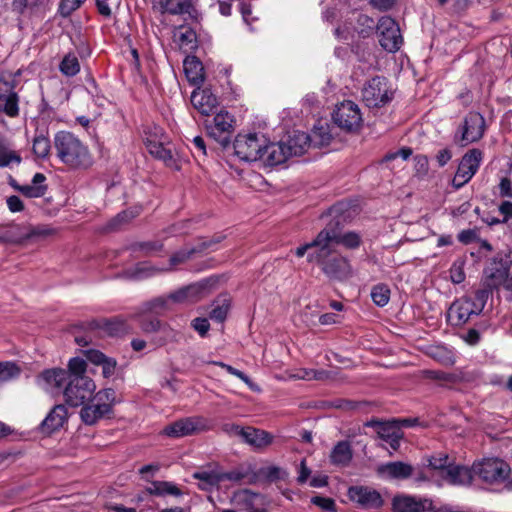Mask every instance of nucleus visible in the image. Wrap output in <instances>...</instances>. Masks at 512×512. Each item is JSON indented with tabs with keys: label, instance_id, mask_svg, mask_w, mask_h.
Masks as SVG:
<instances>
[{
	"label": "nucleus",
	"instance_id": "62",
	"mask_svg": "<svg viewBox=\"0 0 512 512\" xmlns=\"http://www.w3.org/2000/svg\"><path fill=\"white\" fill-rule=\"evenodd\" d=\"M321 374L322 372L319 371L303 369L300 370L296 375H294V377L303 380H311L319 379Z\"/></svg>",
	"mask_w": 512,
	"mask_h": 512
},
{
	"label": "nucleus",
	"instance_id": "9",
	"mask_svg": "<svg viewBox=\"0 0 512 512\" xmlns=\"http://www.w3.org/2000/svg\"><path fill=\"white\" fill-rule=\"evenodd\" d=\"M144 139L146 148L153 157L162 160L168 167L176 166L170 148V140L164 133L160 130H146Z\"/></svg>",
	"mask_w": 512,
	"mask_h": 512
},
{
	"label": "nucleus",
	"instance_id": "64",
	"mask_svg": "<svg viewBox=\"0 0 512 512\" xmlns=\"http://www.w3.org/2000/svg\"><path fill=\"white\" fill-rule=\"evenodd\" d=\"M451 158L452 153L447 148L440 150L436 156L437 162L441 167L445 166L450 161Z\"/></svg>",
	"mask_w": 512,
	"mask_h": 512
},
{
	"label": "nucleus",
	"instance_id": "4",
	"mask_svg": "<svg viewBox=\"0 0 512 512\" xmlns=\"http://www.w3.org/2000/svg\"><path fill=\"white\" fill-rule=\"evenodd\" d=\"M55 147L60 160L71 169L86 170L94 163L88 147L67 130L56 134Z\"/></svg>",
	"mask_w": 512,
	"mask_h": 512
},
{
	"label": "nucleus",
	"instance_id": "61",
	"mask_svg": "<svg viewBox=\"0 0 512 512\" xmlns=\"http://www.w3.org/2000/svg\"><path fill=\"white\" fill-rule=\"evenodd\" d=\"M159 469L160 467L158 464H148L141 467L139 473L144 479H148L149 477H153L159 471Z\"/></svg>",
	"mask_w": 512,
	"mask_h": 512
},
{
	"label": "nucleus",
	"instance_id": "53",
	"mask_svg": "<svg viewBox=\"0 0 512 512\" xmlns=\"http://www.w3.org/2000/svg\"><path fill=\"white\" fill-rule=\"evenodd\" d=\"M56 112L49 107H45L41 112L39 119L43 121V124L47 125H58L60 121L55 118Z\"/></svg>",
	"mask_w": 512,
	"mask_h": 512
},
{
	"label": "nucleus",
	"instance_id": "54",
	"mask_svg": "<svg viewBox=\"0 0 512 512\" xmlns=\"http://www.w3.org/2000/svg\"><path fill=\"white\" fill-rule=\"evenodd\" d=\"M311 502L325 511H334L335 509V502L331 498L315 496Z\"/></svg>",
	"mask_w": 512,
	"mask_h": 512
},
{
	"label": "nucleus",
	"instance_id": "52",
	"mask_svg": "<svg viewBox=\"0 0 512 512\" xmlns=\"http://www.w3.org/2000/svg\"><path fill=\"white\" fill-rule=\"evenodd\" d=\"M450 278L453 283L459 284L464 281L465 273L462 262H455L450 268Z\"/></svg>",
	"mask_w": 512,
	"mask_h": 512
},
{
	"label": "nucleus",
	"instance_id": "59",
	"mask_svg": "<svg viewBox=\"0 0 512 512\" xmlns=\"http://www.w3.org/2000/svg\"><path fill=\"white\" fill-rule=\"evenodd\" d=\"M499 193L502 197L512 198V183L508 178H502L499 183Z\"/></svg>",
	"mask_w": 512,
	"mask_h": 512
},
{
	"label": "nucleus",
	"instance_id": "33",
	"mask_svg": "<svg viewBox=\"0 0 512 512\" xmlns=\"http://www.w3.org/2000/svg\"><path fill=\"white\" fill-rule=\"evenodd\" d=\"M21 161V156L13 149L11 143L0 137V167L17 166Z\"/></svg>",
	"mask_w": 512,
	"mask_h": 512
},
{
	"label": "nucleus",
	"instance_id": "13",
	"mask_svg": "<svg viewBox=\"0 0 512 512\" xmlns=\"http://www.w3.org/2000/svg\"><path fill=\"white\" fill-rule=\"evenodd\" d=\"M332 120L338 128H359L362 124V114L356 103L346 100L336 105L332 112Z\"/></svg>",
	"mask_w": 512,
	"mask_h": 512
},
{
	"label": "nucleus",
	"instance_id": "45",
	"mask_svg": "<svg viewBox=\"0 0 512 512\" xmlns=\"http://www.w3.org/2000/svg\"><path fill=\"white\" fill-rule=\"evenodd\" d=\"M27 242L32 240H37L41 238H45L54 233V230L47 225H39V226H31L27 225Z\"/></svg>",
	"mask_w": 512,
	"mask_h": 512
},
{
	"label": "nucleus",
	"instance_id": "44",
	"mask_svg": "<svg viewBox=\"0 0 512 512\" xmlns=\"http://www.w3.org/2000/svg\"><path fill=\"white\" fill-rule=\"evenodd\" d=\"M97 327L110 335H119L126 330V323L122 319L114 318L102 321L101 324H97Z\"/></svg>",
	"mask_w": 512,
	"mask_h": 512
},
{
	"label": "nucleus",
	"instance_id": "15",
	"mask_svg": "<svg viewBox=\"0 0 512 512\" xmlns=\"http://www.w3.org/2000/svg\"><path fill=\"white\" fill-rule=\"evenodd\" d=\"M14 89L15 79L11 74L0 78V111L10 117L19 113V98Z\"/></svg>",
	"mask_w": 512,
	"mask_h": 512
},
{
	"label": "nucleus",
	"instance_id": "46",
	"mask_svg": "<svg viewBox=\"0 0 512 512\" xmlns=\"http://www.w3.org/2000/svg\"><path fill=\"white\" fill-rule=\"evenodd\" d=\"M212 364L214 365H217L223 369H225L229 374L233 375V376H236L237 378L241 379L250 389L254 390V391H258V386L256 384H254L250 378L245 375L242 371L228 365V364H225L223 362H219V361H213L211 362Z\"/></svg>",
	"mask_w": 512,
	"mask_h": 512
},
{
	"label": "nucleus",
	"instance_id": "24",
	"mask_svg": "<svg viewBox=\"0 0 512 512\" xmlns=\"http://www.w3.org/2000/svg\"><path fill=\"white\" fill-rule=\"evenodd\" d=\"M413 468L411 465L403 462H389L379 465L377 468L378 475L383 479L403 480L411 476Z\"/></svg>",
	"mask_w": 512,
	"mask_h": 512
},
{
	"label": "nucleus",
	"instance_id": "6",
	"mask_svg": "<svg viewBox=\"0 0 512 512\" xmlns=\"http://www.w3.org/2000/svg\"><path fill=\"white\" fill-rule=\"evenodd\" d=\"M394 91L387 78L375 76L368 80L362 88V100L369 108H380L393 99Z\"/></svg>",
	"mask_w": 512,
	"mask_h": 512
},
{
	"label": "nucleus",
	"instance_id": "27",
	"mask_svg": "<svg viewBox=\"0 0 512 512\" xmlns=\"http://www.w3.org/2000/svg\"><path fill=\"white\" fill-rule=\"evenodd\" d=\"M474 476L473 467L469 469L465 466L452 464L448 467L447 473L443 479L449 484L467 485L471 483Z\"/></svg>",
	"mask_w": 512,
	"mask_h": 512
},
{
	"label": "nucleus",
	"instance_id": "51",
	"mask_svg": "<svg viewBox=\"0 0 512 512\" xmlns=\"http://www.w3.org/2000/svg\"><path fill=\"white\" fill-rule=\"evenodd\" d=\"M490 286L487 285V288L479 289L475 292V300H473L475 307L479 312H481L487 302V299L491 293Z\"/></svg>",
	"mask_w": 512,
	"mask_h": 512
},
{
	"label": "nucleus",
	"instance_id": "56",
	"mask_svg": "<svg viewBox=\"0 0 512 512\" xmlns=\"http://www.w3.org/2000/svg\"><path fill=\"white\" fill-rule=\"evenodd\" d=\"M431 355L434 358H437L440 362H442L444 364L449 365V364L453 363V359H452V356L450 355V352L444 348H440V347L435 348V352H432Z\"/></svg>",
	"mask_w": 512,
	"mask_h": 512
},
{
	"label": "nucleus",
	"instance_id": "16",
	"mask_svg": "<svg viewBox=\"0 0 512 512\" xmlns=\"http://www.w3.org/2000/svg\"><path fill=\"white\" fill-rule=\"evenodd\" d=\"M232 502L245 512H268L269 501L266 497L248 489L236 491Z\"/></svg>",
	"mask_w": 512,
	"mask_h": 512
},
{
	"label": "nucleus",
	"instance_id": "26",
	"mask_svg": "<svg viewBox=\"0 0 512 512\" xmlns=\"http://www.w3.org/2000/svg\"><path fill=\"white\" fill-rule=\"evenodd\" d=\"M428 500L416 499L411 496H396L393 499L395 512H422L429 506Z\"/></svg>",
	"mask_w": 512,
	"mask_h": 512
},
{
	"label": "nucleus",
	"instance_id": "50",
	"mask_svg": "<svg viewBox=\"0 0 512 512\" xmlns=\"http://www.w3.org/2000/svg\"><path fill=\"white\" fill-rule=\"evenodd\" d=\"M483 136V130H462L461 137L456 136L457 141L466 146L469 143L479 140Z\"/></svg>",
	"mask_w": 512,
	"mask_h": 512
},
{
	"label": "nucleus",
	"instance_id": "17",
	"mask_svg": "<svg viewBox=\"0 0 512 512\" xmlns=\"http://www.w3.org/2000/svg\"><path fill=\"white\" fill-rule=\"evenodd\" d=\"M206 428V420L194 416L180 419L166 426L163 433L169 437L179 438L200 432Z\"/></svg>",
	"mask_w": 512,
	"mask_h": 512
},
{
	"label": "nucleus",
	"instance_id": "14",
	"mask_svg": "<svg viewBox=\"0 0 512 512\" xmlns=\"http://www.w3.org/2000/svg\"><path fill=\"white\" fill-rule=\"evenodd\" d=\"M482 161L480 150L472 149L461 159L456 174L452 180L455 188L459 189L468 183L478 171Z\"/></svg>",
	"mask_w": 512,
	"mask_h": 512
},
{
	"label": "nucleus",
	"instance_id": "38",
	"mask_svg": "<svg viewBox=\"0 0 512 512\" xmlns=\"http://www.w3.org/2000/svg\"><path fill=\"white\" fill-rule=\"evenodd\" d=\"M193 8L191 0H166L165 3L162 4L163 12H167L172 15H180L185 13H190Z\"/></svg>",
	"mask_w": 512,
	"mask_h": 512
},
{
	"label": "nucleus",
	"instance_id": "34",
	"mask_svg": "<svg viewBox=\"0 0 512 512\" xmlns=\"http://www.w3.org/2000/svg\"><path fill=\"white\" fill-rule=\"evenodd\" d=\"M146 491L155 496H175L179 497L182 495V491L172 482L168 481H153L147 487Z\"/></svg>",
	"mask_w": 512,
	"mask_h": 512
},
{
	"label": "nucleus",
	"instance_id": "37",
	"mask_svg": "<svg viewBox=\"0 0 512 512\" xmlns=\"http://www.w3.org/2000/svg\"><path fill=\"white\" fill-rule=\"evenodd\" d=\"M6 229V241L7 243H13V244H23L27 242V225L22 224H16V225H9L5 227Z\"/></svg>",
	"mask_w": 512,
	"mask_h": 512
},
{
	"label": "nucleus",
	"instance_id": "36",
	"mask_svg": "<svg viewBox=\"0 0 512 512\" xmlns=\"http://www.w3.org/2000/svg\"><path fill=\"white\" fill-rule=\"evenodd\" d=\"M193 478L200 481L199 487L202 490H210L212 487L217 486L221 480L218 473L214 471L202 470L195 472Z\"/></svg>",
	"mask_w": 512,
	"mask_h": 512
},
{
	"label": "nucleus",
	"instance_id": "1",
	"mask_svg": "<svg viewBox=\"0 0 512 512\" xmlns=\"http://www.w3.org/2000/svg\"><path fill=\"white\" fill-rule=\"evenodd\" d=\"M86 368L84 359L74 357L68 362V370L47 369L37 377V384L48 393H62L65 401L71 406L83 405L80 417L85 424L93 425L112 413L116 393L113 389L107 388L93 395L96 385L85 375Z\"/></svg>",
	"mask_w": 512,
	"mask_h": 512
},
{
	"label": "nucleus",
	"instance_id": "32",
	"mask_svg": "<svg viewBox=\"0 0 512 512\" xmlns=\"http://www.w3.org/2000/svg\"><path fill=\"white\" fill-rule=\"evenodd\" d=\"M352 459L351 445L347 441L338 442L331 451L330 461L334 465L346 466Z\"/></svg>",
	"mask_w": 512,
	"mask_h": 512
},
{
	"label": "nucleus",
	"instance_id": "55",
	"mask_svg": "<svg viewBox=\"0 0 512 512\" xmlns=\"http://www.w3.org/2000/svg\"><path fill=\"white\" fill-rule=\"evenodd\" d=\"M160 327H161V323L156 318H152V317L145 318L141 322V328L143 329L144 332H147V333L156 332L160 329Z\"/></svg>",
	"mask_w": 512,
	"mask_h": 512
},
{
	"label": "nucleus",
	"instance_id": "63",
	"mask_svg": "<svg viewBox=\"0 0 512 512\" xmlns=\"http://www.w3.org/2000/svg\"><path fill=\"white\" fill-rule=\"evenodd\" d=\"M96 6L98 9V12L104 16V17H110L112 14L109 0H96Z\"/></svg>",
	"mask_w": 512,
	"mask_h": 512
},
{
	"label": "nucleus",
	"instance_id": "28",
	"mask_svg": "<svg viewBox=\"0 0 512 512\" xmlns=\"http://www.w3.org/2000/svg\"><path fill=\"white\" fill-rule=\"evenodd\" d=\"M46 177L42 173H36L33 176L31 184L26 185H16L12 184L13 187L21 192L24 196L28 198H39L42 197L47 190V186L44 184Z\"/></svg>",
	"mask_w": 512,
	"mask_h": 512
},
{
	"label": "nucleus",
	"instance_id": "20",
	"mask_svg": "<svg viewBox=\"0 0 512 512\" xmlns=\"http://www.w3.org/2000/svg\"><path fill=\"white\" fill-rule=\"evenodd\" d=\"M189 254H190V252H187V251H180V252L174 254L170 258V266L167 268H158V267L152 266L148 262H141L135 266V268L130 276L134 279H143V278L153 276V275L157 274L158 272L169 271L177 264L185 261L188 258Z\"/></svg>",
	"mask_w": 512,
	"mask_h": 512
},
{
	"label": "nucleus",
	"instance_id": "23",
	"mask_svg": "<svg viewBox=\"0 0 512 512\" xmlns=\"http://www.w3.org/2000/svg\"><path fill=\"white\" fill-rule=\"evenodd\" d=\"M319 261L323 265V271L331 278L346 279L351 273V266L344 257H333L332 259Z\"/></svg>",
	"mask_w": 512,
	"mask_h": 512
},
{
	"label": "nucleus",
	"instance_id": "31",
	"mask_svg": "<svg viewBox=\"0 0 512 512\" xmlns=\"http://www.w3.org/2000/svg\"><path fill=\"white\" fill-rule=\"evenodd\" d=\"M184 71L187 79L194 85H199L204 81V68L202 63L196 58H186L184 61Z\"/></svg>",
	"mask_w": 512,
	"mask_h": 512
},
{
	"label": "nucleus",
	"instance_id": "10",
	"mask_svg": "<svg viewBox=\"0 0 512 512\" xmlns=\"http://www.w3.org/2000/svg\"><path fill=\"white\" fill-rule=\"evenodd\" d=\"M324 243L329 256L338 245L355 248L360 244V236L355 232L341 233L338 228L327 226L318 234V242Z\"/></svg>",
	"mask_w": 512,
	"mask_h": 512
},
{
	"label": "nucleus",
	"instance_id": "7",
	"mask_svg": "<svg viewBox=\"0 0 512 512\" xmlns=\"http://www.w3.org/2000/svg\"><path fill=\"white\" fill-rule=\"evenodd\" d=\"M210 282L208 280L194 283L178 289L171 293L167 298H158L154 300L155 308H168L170 302L174 303H190L204 297L209 291Z\"/></svg>",
	"mask_w": 512,
	"mask_h": 512
},
{
	"label": "nucleus",
	"instance_id": "43",
	"mask_svg": "<svg viewBox=\"0 0 512 512\" xmlns=\"http://www.w3.org/2000/svg\"><path fill=\"white\" fill-rule=\"evenodd\" d=\"M371 298L377 306L383 307L387 305L390 300V289L387 285L378 284L373 287Z\"/></svg>",
	"mask_w": 512,
	"mask_h": 512
},
{
	"label": "nucleus",
	"instance_id": "22",
	"mask_svg": "<svg viewBox=\"0 0 512 512\" xmlns=\"http://www.w3.org/2000/svg\"><path fill=\"white\" fill-rule=\"evenodd\" d=\"M191 103L203 115H210L213 113L218 105L217 97L211 92L210 89H197L191 94Z\"/></svg>",
	"mask_w": 512,
	"mask_h": 512
},
{
	"label": "nucleus",
	"instance_id": "58",
	"mask_svg": "<svg viewBox=\"0 0 512 512\" xmlns=\"http://www.w3.org/2000/svg\"><path fill=\"white\" fill-rule=\"evenodd\" d=\"M6 202L9 210L13 213L20 212L24 208L23 202L18 196L13 195L8 197Z\"/></svg>",
	"mask_w": 512,
	"mask_h": 512
},
{
	"label": "nucleus",
	"instance_id": "19",
	"mask_svg": "<svg viewBox=\"0 0 512 512\" xmlns=\"http://www.w3.org/2000/svg\"><path fill=\"white\" fill-rule=\"evenodd\" d=\"M349 499L365 508H378L382 505V497L374 488L352 486L348 490Z\"/></svg>",
	"mask_w": 512,
	"mask_h": 512
},
{
	"label": "nucleus",
	"instance_id": "47",
	"mask_svg": "<svg viewBox=\"0 0 512 512\" xmlns=\"http://www.w3.org/2000/svg\"><path fill=\"white\" fill-rule=\"evenodd\" d=\"M229 307L230 304L227 299L217 301L210 311V318L218 322L224 321L227 316Z\"/></svg>",
	"mask_w": 512,
	"mask_h": 512
},
{
	"label": "nucleus",
	"instance_id": "5",
	"mask_svg": "<svg viewBox=\"0 0 512 512\" xmlns=\"http://www.w3.org/2000/svg\"><path fill=\"white\" fill-rule=\"evenodd\" d=\"M473 472L486 485L498 486L509 478L511 468L502 459L485 458L473 464Z\"/></svg>",
	"mask_w": 512,
	"mask_h": 512
},
{
	"label": "nucleus",
	"instance_id": "40",
	"mask_svg": "<svg viewBox=\"0 0 512 512\" xmlns=\"http://www.w3.org/2000/svg\"><path fill=\"white\" fill-rule=\"evenodd\" d=\"M33 152L38 158H46L49 155L51 144L49 137L41 131L33 139Z\"/></svg>",
	"mask_w": 512,
	"mask_h": 512
},
{
	"label": "nucleus",
	"instance_id": "48",
	"mask_svg": "<svg viewBox=\"0 0 512 512\" xmlns=\"http://www.w3.org/2000/svg\"><path fill=\"white\" fill-rule=\"evenodd\" d=\"M234 117L227 111L221 110L214 116L215 128H232Z\"/></svg>",
	"mask_w": 512,
	"mask_h": 512
},
{
	"label": "nucleus",
	"instance_id": "49",
	"mask_svg": "<svg viewBox=\"0 0 512 512\" xmlns=\"http://www.w3.org/2000/svg\"><path fill=\"white\" fill-rule=\"evenodd\" d=\"M85 0H62L59 5V13L63 17H68L77 10Z\"/></svg>",
	"mask_w": 512,
	"mask_h": 512
},
{
	"label": "nucleus",
	"instance_id": "35",
	"mask_svg": "<svg viewBox=\"0 0 512 512\" xmlns=\"http://www.w3.org/2000/svg\"><path fill=\"white\" fill-rule=\"evenodd\" d=\"M317 242H318V236L312 242L298 247L295 251V254L298 257H303L305 255V253L307 252V250H309L311 248H315L316 249L315 253H310L308 255V260L310 262L322 261L324 258L328 257L326 247H325L324 243H317Z\"/></svg>",
	"mask_w": 512,
	"mask_h": 512
},
{
	"label": "nucleus",
	"instance_id": "29",
	"mask_svg": "<svg viewBox=\"0 0 512 512\" xmlns=\"http://www.w3.org/2000/svg\"><path fill=\"white\" fill-rule=\"evenodd\" d=\"M67 417L66 407L64 405H56L43 420L42 426L46 431L52 432L61 428L66 422Z\"/></svg>",
	"mask_w": 512,
	"mask_h": 512
},
{
	"label": "nucleus",
	"instance_id": "3",
	"mask_svg": "<svg viewBox=\"0 0 512 512\" xmlns=\"http://www.w3.org/2000/svg\"><path fill=\"white\" fill-rule=\"evenodd\" d=\"M209 130V138L244 161H257L266 144L262 130Z\"/></svg>",
	"mask_w": 512,
	"mask_h": 512
},
{
	"label": "nucleus",
	"instance_id": "2",
	"mask_svg": "<svg viewBox=\"0 0 512 512\" xmlns=\"http://www.w3.org/2000/svg\"><path fill=\"white\" fill-rule=\"evenodd\" d=\"M334 140L331 130H287L277 142L266 136L259 160L266 166H277L289 158L301 156L310 148H322Z\"/></svg>",
	"mask_w": 512,
	"mask_h": 512
},
{
	"label": "nucleus",
	"instance_id": "41",
	"mask_svg": "<svg viewBox=\"0 0 512 512\" xmlns=\"http://www.w3.org/2000/svg\"><path fill=\"white\" fill-rule=\"evenodd\" d=\"M60 71L68 76H75L80 71L78 58L74 54H67L59 65Z\"/></svg>",
	"mask_w": 512,
	"mask_h": 512
},
{
	"label": "nucleus",
	"instance_id": "18",
	"mask_svg": "<svg viewBox=\"0 0 512 512\" xmlns=\"http://www.w3.org/2000/svg\"><path fill=\"white\" fill-rule=\"evenodd\" d=\"M479 313L471 298L462 297L452 303L448 310V318L454 325H462L465 324L472 315Z\"/></svg>",
	"mask_w": 512,
	"mask_h": 512
},
{
	"label": "nucleus",
	"instance_id": "8",
	"mask_svg": "<svg viewBox=\"0 0 512 512\" xmlns=\"http://www.w3.org/2000/svg\"><path fill=\"white\" fill-rule=\"evenodd\" d=\"M144 139L146 148L153 157L162 160L168 167L176 166L170 148V140L164 133L160 130H146Z\"/></svg>",
	"mask_w": 512,
	"mask_h": 512
},
{
	"label": "nucleus",
	"instance_id": "57",
	"mask_svg": "<svg viewBox=\"0 0 512 512\" xmlns=\"http://www.w3.org/2000/svg\"><path fill=\"white\" fill-rule=\"evenodd\" d=\"M193 328L201 335L204 336L209 330V322L205 318H196L192 322Z\"/></svg>",
	"mask_w": 512,
	"mask_h": 512
},
{
	"label": "nucleus",
	"instance_id": "11",
	"mask_svg": "<svg viewBox=\"0 0 512 512\" xmlns=\"http://www.w3.org/2000/svg\"><path fill=\"white\" fill-rule=\"evenodd\" d=\"M379 43L388 52H396L402 44V36L398 24L389 16L382 17L377 25Z\"/></svg>",
	"mask_w": 512,
	"mask_h": 512
},
{
	"label": "nucleus",
	"instance_id": "42",
	"mask_svg": "<svg viewBox=\"0 0 512 512\" xmlns=\"http://www.w3.org/2000/svg\"><path fill=\"white\" fill-rule=\"evenodd\" d=\"M452 464L449 462L448 456L439 453L437 455H433L428 459V466L435 471H438V473L444 478L448 467H450Z\"/></svg>",
	"mask_w": 512,
	"mask_h": 512
},
{
	"label": "nucleus",
	"instance_id": "60",
	"mask_svg": "<svg viewBox=\"0 0 512 512\" xmlns=\"http://www.w3.org/2000/svg\"><path fill=\"white\" fill-rule=\"evenodd\" d=\"M499 212L503 216V222L512 220V202H502L499 206Z\"/></svg>",
	"mask_w": 512,
	"mask_h": 512
},
{
	"label": "nucleus",
	"instance_id": "30",
	"mask_svg": "<svg viewBox=\"0 0 512 512\" xmlns=\"http://www.w3.org/2000/svg\"><path fill=\"white\" fill-rule=\"evenodd\" d=\"M243 440L256 449H262L272 443L273 436L264 430L247 427Z\"/></svg>",
	"mask_w": 512,
	"mask_h": 512
},
{
	"label": "nucleus",
	"instance_id": "39",
	"mask_svg": "<svg viewBox=\"0 0 512 512\" xmlns=\"http://www.w3.org/2000/svg\"><path fill=\"white\" fill-rule=\"evenodd\" d=\"M20 374L21 368L15 362H0V384L17 379Z\"/></svg>",
	"mask_w": 512,
	"mask_h": 512
},
{
	"label": "nucleus",
	"instance_id": "25",
	"mask_svg": "<svg viewBox=\"0 0 512 512\" xmlns=\"http://www.w3.org/2000/svg\"><path fill=\"white\" fill-rule=\"evenodd\" d=\"M83 353L90 363L102 367L103 377L109 378L115 374L117 362L114 358L108 357L95 349L85 350Z\"/></svg>",
	"mask_w": 512,
	"mask_h": 512
},
{
	"label": "nucleus",
	"instance_id": "21",
	"mask_svg": "<svg viewBox=\"0 0 512 512\" xmlns=\"http://www.w3.org/2000/svg\"><path fill=\"white\" fill-rule=\"evenodd\" d=\"M368 426L377 427V433L379 437L384 440L393 450H397L400 445V440L403 437V432L398 422H387L380 423L377 421H370L367 423Z\"/></svg>",
	"mask_w": 512,
	"mask_h": 512
},
{
	"label": "nucleus",
	"instance_id": "12",
	"mask_svg": "<svg viewBox=\"0 0 512 512\" xmlns=\"http://www.w3.org/2000/svg\"><path fill=\"white\" fill-rule=\"evenodd\" d=\"M512 264L511 251H506L498 261L485 270L487 278L490 279L488 286L497 287L502 285L507 290H512V276L509 275V269Z\"/></svg>",
	"mask_w": 512,
	"mask_h": 512
}]
</instances>
